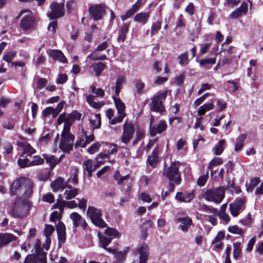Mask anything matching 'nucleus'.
<instances>
[{
	"mask_svg": "<svg viewBox=\"0 0 263 263\" xmlns=\"http://www.w3.org/2000/svg\"><path fill=\"white\" fill-rule=\"evenodd\" d=\"M33 184L31 180L26 177L16 178L10 186V193L11 196L21 194L23 191L21 197L29 199L33 194Z\"/></svg>",
	"mask_w": 263,
	"mask_h": 263,
	"instance_id": "nucleus-1",
	"label": "nucleus"
},
{
	"mask_svg": "<svg viewBox=\"0 0 263 263\" xmlns=\"http://www.w3.org/2000/svg\"><path fill=\"white\" fill-rule=\"evenodd\" d=\"M32 205L29 199L16 197L9 214L14 218L22 220L29 214Z\"/></svg>",
	"mask_w": 263,
	"mask_h": 263,
	"instance_id": "nucleus-2",
	"label": "nucleus"
},
{
	"mask_svg": "<svg viewBox=\"0 0 263 263\" xmlns=\"http://www.w3.org/2000/svg\"><path fill=\"white\" fill-rule=\"evenodd\" d=\"M167 91L159 92L154 95L152 98V102L149 103L151 111L163 113L166 111L163 102L167 97Z\"/></svg>",
	"mask_w": 263,
	"mask_h": 263,
	"instance_id": "nucleus-3",
	"label": "nucleus"
},
{
	"mask_svg": "<svg viewBox=\"0 0 263 263\" xmlns=\"http://www.w3.org/2000/svg\"><path fill=\"white\" fill-rule=\"evenodd\" d=\"M180 165L181 163L179 161L173 162L163 172V175L169 181H174L175 184L177 185L181 182V174L179 171V166Z\"/></svg>",
	"mask_w": 263,
	"mask_h": 263,
	"instance_id": "nucleus-4",
	"label": "nucleus"
},
{
	"mask_svg": "<svg viewBox=\"0 0 263 263\" xmlns=\"http://www.w3.org/2000/svg\"><path fill=\"white\" fill-rule=\"evenodd\" d=\"M87 215L95 226L100 228L107 227L106 223L101 218L102 212L100 209H98L94 206H89L87 211Z\"/></svg>",
	"mask_w": 263,
	"mask_h": 263,
	"instance_id": "nucleus-5",
	"label": "nucleus"
},
{
	"mask_svg": "<svg viewBox=\"0 0 263 263\" xmlns=\"http://www.w3.org/2000/svg\"><path fill=\"white\" fill-rule=\"evenodd\" d=\"M224 189L222 187H219L212 190L208 189L203 194V197L208 201L220 203L224 198Z\"/></svg>",
	"mask_w": 263,
	"mask_h": 263,
	"instance_id": "nucleus-6",
	"label": "nucleus"
},
{
	"mask_svg": "<svg viewBox=\"0 0 263 263\" xmlns=\"http://www.w3.org/2000/svg\"><path fill=\"white\" fill-rule=\"evenodd\" d=\"M50 11L47 13L49 20H58L65 15V4L53 2L49 6Z\"/></svg>",
	"mask_w": 263,
	"mask_h": 263,
	"instance_id": "nucleus-7",
	"label": "nucleus"
},
{
	"mask_svg": "<svg viewBox=\"0 0 263 263\" xmlns=\"http://www.w3.org/2000/svg\"><path fill=\"white\" fill-rule=\"evenodd\" d=\"M106 6L104 4L91 5L88 9L90 18L95 21L102 19L106 13Z\"/></svg>",
	"mask_w": 263,
	"mask_h": 263,
	"instance_id": "nucleus-8",
	"label": "nucleus"
},
{
	"mask_svg": "<svg viewBox=\"0 0 263 263\" xmlns=\"http://www.w3.org/2000/svg\"><path fill=\"white\" fill-rule=\"evenodd\" d=\"M74 140V136L72 134H61L60 148L65 153H70L73 149Z\"/></svg>",
	"mask_w": 263,
	"mask_h": 263,
	"instance_id": "nucleus-9",
	"label": "nucleus"
},
{
	"mask_svg": "<svg viewBox=\"0 0 263 263\" xmlns=\"http://www.w3.org/2000/svg\"><path fill=\"white\" fill-rule=\"evenodd\" d=\"M135 132V125L130 122L125 121L123 125V133L121 141L124 144H128L134 137Z\"/></svg>",
	"mask_w": 263,
	"mask_h": 263,
	"instance_id": "nucleus-10",
	"label": "nucleus"
},
{
	"mask_svg": "<svg viewBox=\"0 0 263 263\" xmlns=\"http://www.w3.org/2000/svg\"><path fill=\"white\" fill-rule=\"evenodd\" d=\"M246 200L245 198H237L235 200L230 204V210L231 215L234 217H237L240 212L245 209Z\"/></svg>",
	"mask_w": 263,
	"mask_h": 263,
	"instance_id": "nucleus-11",
	"label": "nucleus"
},
{
	"mask_svg": "<svg viewBox=\"0 0 263 263\" xmlns=\"http://www.w3.org/2000/svg\"><path fill=\"white\" fill-rule=\"evenodd\" d=\"M135 253L136 255H139V263H147L149 251L148 246L146 243L143 242L138 246L136 248Z\"/></svg>",
	"mask_w": 263,
	"mask_h": 263,
	"instance_id": "nucleus-12",
	"label": "nucleus"
},
{
	"mask_svg": "<svg viewBox=\"0 0 263 263\" xmlns=\"http://www.w3.org/2000/svg\"><path fill=\"white\" fill-rule=\"evenodd\" d=\"M70 218L73 221V225L77 228L81 226L84 230H85L88 226L85 220L77 212H72L70 215Z\"/></svg>",
	"mask_w": 263,
	"mask_h": 263,
	"instance_id": "nucleus-13",
	"label": "nucleus"
},
{
	"mask_svg": "<svg viewBox=\"0 0 263 263\" xmlns=\"http://www.w3.org/2000/svg\"><path fill=\"white\" fill-rule=\"evenodd\" d=\"M34 24V18L31 15H27L22 18L20 25L23 30H28L33 28Z\"/></svg>",
	"mask_w": 263,
	"mask_h": 263,
	"instance_id": "nucleus-14",
	"label": "nucleus"
},
{
	"mask_svg": "<svg viewBox=\"0 0 263 263\" xmlns=\"http://www.w3.org/2000/svg\"><path fill=\"white\" fill-rule=\"evenodd\" d=\"M158 153V146H156L152 151L151 155H149L147 158V163L153 168H155L157 166L159 161Z\"/></svg>",
	"mask_w": 263,
	"mask_h": 263,
	"instance_id": "nucleus-15",
	"label": "nucleus"
},
{
	"mask_svg": "<svg viewBox=\"0 0 263 263\" xmlns=\"http://www.w3.org/2000/svg\"><path fill=\"white\" fill-rule=\"evenodd\" d=\"M167 128V124L163 120H160L157 127L155 125L149 132L151 137H155L157 134H161Z\"/></svg>",
	"mask_w": 263,
	"mask_h": 263,
	"instance_id": "nucleus-16",
	"label": "nucleus"
},
{
	"mask_svg": "<svg viewBox=\"0 0 263 263\" xmlns=\"http://www.w3.org/2000/svg\"><path fill=\"white\" fill-rule=\"evenodd\" d=\"M48 55L54 60H58L62 63H66L67 62L66 58L61 50L57 49L50 50L48 52Z\"/></svg>",
	"mask_w": 263,
	"mask_h": 263,
	"instance_id": "nucleus-17",
	"label": "nucleus"
},
{
	"mask_svg": "<svg viewBox=\"0 0 263 263\" xmlns=\"http://www.w3.org/2000/svg\"><path fill=\"white\" fill-rule=\"evenodd\" d=\"M16 236L10 233L0 234V247L6 246L15 240Z\"/></svg>",
	"mask_w": 263,
	"mask_h": 263,
	"instance_id": "nucleus-18",
	"label": "nucleus"
},
{
	"mask_svg": "<svg viewBox=\"0 0 263 263\" xmlns=\"http://www.w3.org/2000/svg\"><path fill=\"white\" fill-rule=\"evenodd\" d=\"M177 221L181 223V224L180 225V228L184 232H187L189 230V227L193 224L192 219L189 217H179L177 219Z\"/></svg>",
	"mask_w": 263,
	"mask_h": 263,
	"instance_id": "nucleus-19",
	"label": "nucleus"
},
{
	"mask_svg": "<svg viewBox=\"0 0 263 263\" xmlns=\"http://www.w3.org/2000/svg\"><path fill=\"white\" fill-rule=\"evenodd\" d=\"M82 115L77 110H73L71 113L66 115V121L65 123L66 125H72L76 120H80L81 118Z\"/></svg>",
	"mask_w": 263,
	"mask_h": 263,
	"instance_id": "nucleus-20",
	"label": "nucleus"
},
{
	"mask_svg": "<svg viewBox=\"0 0 263 263\" xmlns=\"http://www.w3.org/2000/svg\"><path fill=\"white\" fill-rule=\"evenodd\" d=\"M150 16V12H140L136 14L134 17V20L135 22L145 24L148 21Z\"/></svg>",
	"mask_w": 263,
	"mask_h": 263,
	"instance_id": "nucleus-21",
	"label": "nucleus"
},
{
	"mask_svg": "<svg viewBox=\"0 0 263 263\" xmlns=\"http://www.w3.org/2000/svg\"><path fill=\"white\" fill-rule=\"evenodd\" d=\"M112 98L114 100L118 114H124L126 115L125 112V105L124 102L121 100L120 98H117L115 96H113Z\"/></svg>",
	"mask_w": 263,
	"mask_h": 263,
	"instance_id": "nucleus-22",
	"label": "nucleus"
},
{
	"mask_svg": "<svg viewBox=\"0 0 263 263\" xmlns=\"http://www.w3.org/2000/svg\"><path fill=\"white\" fill-rule=\"evenodd\" d=\"M63 185L64 180L62 177H59L51 183V187L53 191L55 192L60 189H65V186H63Z\"/></svg>",
	"mask_w": 263,
	"mask_h": 263,
	"instance_id": "nucleus-23",
	"label": "nucleus"
},
{
	"mask_svg": "<svg viewBox=\"0 0 263 263\" xmlns=\"http://www.w3.org/2000/svg\"><path fill=\"white\" fill-rule=\"evenodd\" d=\"M246 138V134H241L236 139V143L235 145V151L236 152H238L242 149L244 146L245 141Z\"/></svg>",
	"mask_w": 263,
	"mask_h": 263,
	"instance_id": "nucleus-24",
	"label": "nucleus"
},
{
	"mask_svg": "<svg viewBox=\"0 0 263 263\" xmlns=\"http://www.w3.org/2000/svg\"><path fill=\"white\" fill-rule=\"evenodd\" d=\"M43 157L45 159L47 163L49 164L50 168L51 170L53 169L56 165L59 163L58 162L57 159L53 155L48 156L46 154H44Z\"/></svg>",
	"mask_w": 263,
	"mask_h": 263,
	"instance_id": "nucleus-25",
	"label": "nucleus"
},
{
	"mask_svg": "<svg viewBox=\"0 0 263 263\" xmlns=\"http://www.w3.org/2000/svg\"><path fill=\"white\" fill-rule=\"evenodd\" d=\"M92 67L95 72V76L99 77L101 75L102 71L105 69L106 65L102 62H99L93 64Z\"/></svg>",
	"mask_w": 263,
	"mask_h": 263,
	"instance_id": "nucleus-26",
	"label": "nucleus"
},
{
	"mask_svg": "<svg viewBox=\"0 0 263 263\" xmlns=\"http://www.w3.org/2000/svg\"><path fill=\"white\" fill-rule=\"evenodd\" d=\"M214 108V105L213 103H205L199 107L198 114L199 116H203L206 111L213 109Z\"/></svg>",
	"mask_w": 263,
	"mask_h": 263,
	"instance_id": "nucleus-27",
	"label": "nucleus"
},
{
	"mask_svg": "<svg viewBox=\"0 0 263 263\" xmlns=\"http://www.w3.org/2000/svg\"><path fill=\"white\" fill-rule=\"evenodd\" d=\"M225 142L224 139H221L218 142V144L213 147V151L215 155L219 156L222 153L224 150L223 145L224 144Z\"/></svg>",
	"mask_w": 263,
	"mask_h": 263,
	"instance_id": "nucleus-28",
	"label": "nucleus"
},
{
	"mask_svg": "<svg viewBox=\"0 0 263 263\" xmlns=\"http://www.w3.org/2000/svg\"><path fill=\"white\" fill-rule=\"evenodd\" d=\"M104 233L108 236L112 238H119L120 234L117 229L114 228L107 227Z\"/></svg>",
	"mask_w": 263,
	"mask_h": 263,
	"instance_id": "nucleus-29",
	"label": "nucleus"
},
{
	"mask_svg": "<svg viewBox=\"0 0 263 263\" xmlns=\"http://www.w3.org/2000/svg\"><path fill=\"white\" fill-rule=\"evenodd\" d=\"M54 230L55 229L53 226L48 224H45V227L44 230V234L47 238V242L49 241V243H50V237L52 234Z\"/></svg>",
	"mask_w": 263,
	"mask_h": 263,
	"instance_id": "nucleus-30",
	"label": "nucleus"
},
{
	"mask_svg": "<svg viewBox=\"0 0 263 263\" xmlns=\"http://www.w3.org/2000/svg\"><path fill=\"white\" fill-rule=\"evenodd\" d=\"M96 120L89 119L90 124L93 125V130L100 128L101 126V114H97L95 115Z\"/></svg>",
	"mask_w": 263,
	"mask_h": 263,
	"instance_id": "nucleus-31",
	"label": "nucleus"
},
{
	"mask_svg": "<svg viewBox=\"0 0 263 263\" xmlns=\"http://www.w3.org/2000/svg\"><path fill=\"white\" fill-rule=\"evenodd\" d=\"M23 148V152L21 156H23L24 155H26L27 156H30L36 152V151L29 143H27L24 145Z\"/></svg>",
	"mask_w": 263,
	"mask_h": 263,
	"instance_id": "nucleus-32",
	"label": "nucleus"
},
{
	"mask_svg": "<svg viewBox=\"0 0 263 263\" xmlns=\"http://www.w3.org/2000/svg\"><path fill=\"white\" fill-rule=\"evenodd\" d=\"M98 236L100 242L101 243L102 247L103 249H107V246L111 242V238L101 235L100 233H98Z\"/></svg>",
	"mask_w": 263,
	"mask_h": 263,
	"instance_id": "nucleus-33",
	"label": "nucleus"
},
{
	"mask_svg": "<svg viewBox=\"0 0 263 263\" xmlns=\"http://www.w3.org/2000/svg\"><path fill=\"white\" fill-rule=\"evenodd\" d=\"M161 28V22L158 21L155 23H153L151 26V35L153 36L156 34Z\"/></svg>",
	"mask_w": 263,
	"mask_h": 263,
	"instance_id": "nucleus-34",
	"label": "nucleus"
},
{
	"mask_svg": "<svg viewBox=\"0 0 263 263\" xmlns=\"http://www.w3.org/2000/svg\"><path fill=\"white\" fill-rule=\"evenodd\" d=\"M241 250L240 243L239 242H235L233 243V257L236 260L238 259L241 254Z\"/></svg>",
	"mask_w": 263,
	"mask_h": 263,
	"instance_id": "nucleus-35",
	"label": "nucleus"
},
{
	"mask_svg": "<svg viewBox=\"0 0 263 263\" xmlns=\"http://www.w3.org/2000/svg\"><path fill=\"white\" fill-rule=\"evenodd\" d=\"M129 177V175H126L125 176H122L119 171L115 172L114 174V179L117 181L119 185H120L123 182V181Z\"/></svg>",
	"mask_w": 263,
	"mask_h": 263,
	"instance_id": "nucleus-36",
	"label": "nucleus"
},
{
	"mask_svg": "<svg viewBox=\"0 0 263 263\" xmlns=\"http://www.w3.org/2000/svg\"><path fill=\"white\" fill-rule=\"evenodd\" d=\"M96 51V49L91 53H90L88 58L90 60L93 61H99V60H104L107 59V56L105 54H102L101 55H98Z\"/></svg>",
	"mask_w": 263,
	"mask_h": 263,
	"instance_id": "nucleus-37",
	"label": "nucleus"
},
{
	"mask_svg": "<svg viewBox=\"0 0 263 263\" xmlns=\"http://www.w3.org/2000/svg\"><path fill=\"white\" fill-rule=\"evenodd\" d=\"M223 163L222 159L220 157H214L209 162L208 168L211 170L213 166H216Z\"/></svg>",
	"mask_w": 263,
	"mask_h": 263,
	"instance_id": "nucleus-38",
	"label": "nucleus"
},
{
	"mask_svg": "<svg viewBox=\"0 0 263 263\" xmlns=\"http://www.w3.org/2000/svg\"><path fill=\"white\" fill-rule=\"evenodd\" d=\"M179 60V63L181 65H186L189 63V55L188 52H185L181 54L178 57Z\"/></svg>",
	"mask_w": 263,
	"mask_h": 263,
	"instance_id": "nucleus-39",
	"label": "nucleus"
},
{
	"mask_svg": "<svg viewBox=\"0 0 263 263\" xmlns=\"http://www.w3.org/2000/svg\"><path fill=\"white\" fill-rule=\"evenodd\" d=\"M227 82L228 83L230 84V85L227 87V90L229 92L233 93L238 89L239 86L236 82H235L234 81L229 80Z\"/></svg>",
	"mask_w": 263,
	"mask_h": 263,
	"instance_id": "nucleus-40",
	"label": "nucleus"
},
{
	"mask_svg": "<svg viewBox=\"0 0 263 263\" xmlns=\"http://www.w3.org/2000/svg\"><path fill=\"white\" fill-rule=\"evenodd\" d=\"M134 83L137 89V93L139 95L143 93V89L145 87V84L140 79L136 80Z\"/></svg>",
	"mask_w": 263,
	"mask_h": 263,
	"instance_id": "nucleus-41",
	"label": "nucleus"
},
{
	"mask_svg": "<svg viewBox=\"0 0 263 263\" xmlns=\"http://www.w3.org/2000/svg\"><path fill=\"white\" fill-rule=\"evenodd\" d=\"M78 194V190L77 188H74L70 190H66L65 194L66 195L65 198L67 200L71 199L75 197Z\"/></svg>",
	"mask_w": 263,
	"mask_h": 263,
	"instance_id": "nucleus-42",
	"label": "nucleus"
},
{
	"mask_svg": "<svg viewBox=\"0 0 263 263\" xmlns=\"http://www.w3.org/2000/svg\"><path fill=\"white\" fill-rule=\"evenodd\" d=\"M260 179L258 177L252 178L250 179V183L249 187L247 189L248 192H252L254 188L256 187L260 182Z\"/></svg>",
	"mask_w": 263,
	"mask_h": 263,
	"instance_id": "nucleus-43",
	"label": "nucleus"
},
{
	"mask_svg": "<svg viewBox=\"0 0 263 263\" xmlns=\"http://www.w3.org/2000/svg\"><path fill=\"white\" fill-rule=\"evenodd\" d=\"M16 54V51H10L6 53L3 57V60L8 63L12 62V60Z\"/></svg>",
	"mask_w": 263,
	"mask_h": 263,
	"instance_id": "nucleus-44",
	"label": "nucleus"
},
{
	"mask_svg": "<svg viewBox=\"0 0 263 263\" xmlns=\"http://www.w3.org/2000/svg\"><path fill=\"white\" fill-rule=\"evenodd\" d=\"M228 231L231 233L238 234L240 236H243V235L242 230L236 225L229 227L228 228Z\"/></svg>",
	"mask_w": 263,
	"mask_h": 263,
	"instance_id": "nucleus-45",
	"label": "nucleus"
},
{
	"mask_svg": "<svg viewBox=\"0 0 263 263\" xmlns=\"http://www.w3.org/2000/svg\"><path fill=\"white\" fill-rule=\"evenodd\" d=\"M209 178V174L208 172L206 173L205 175H202L200 176L197 181V184L199 186H203L206 183Z\"/></svg>",
	"mask_w": 263,
	"mask_h": 263,
	"instance_id": "nucleus-46",
	"label": "nucleus"
},
{
	"mask_svg": "<svg viewBox=\"0 0 263 263\" xmlns=\"http://www.w3.org/2000/svg\"><path fill=\"white\" fill-rule=\"evenodd\" d=\"M128 250V247H126L125 250L124 251H119L116 254V257L119 261H123L126 256V254Z\"/></svg>",
	"mask_w": 263,
	"mask_h": 263,
	"instance_id": "nucleus-47",
	"label": "nucleus"
},
{
	"mask_svg": "<svg viewBox=\"0 0 263 263\" xmlns=\"http://www.w3.org/2000/svg\"><path fill=\"white\" fill-rule=\"evenodd\" d=\"M216 58L214 57L213 58H205L201 59L199 61V65L200 66H204L206 64H211L214 65L216 63Z\"/></svg>",
	"mask_w": 263,
	"mask_h": 263,
	"instance_id": "nucleus-48",
	"label": "nucleus"
},
{
	"mask_svg": "<svg viewBox=\"0 0 263 263\" xmlns=\"http://www.w3.org/2000/svg\"><path fill=\"white\" fill-rule=\"evenodd\" d=\"M237 10L242 15H246L248 12V3L243 1L240 5V7L236 8Z\"/></svg>",
	"mask_w": 263,
	"mask_h": 263,
	"instance_id": "nucleus-49",
	"label": "nucleus"
},
{
	"mask_svg": "<svg viewBox=\"0 0 263 263\" xmlns=\"http://www.w3.org/2000/svg\"><path fill=\"white\" fill-rule=\"evenodd\" d=\"M38 262L40 261L41 263H47V253L42 251L41 253L35 254Z\"/></svg>",
	"mask_w": 263,
	"mask_h": 263,
	"instance_id": "nucleus-50",
	"label": "nucleus"
},
{
	"mask_svg": "<svg viewBox=\"0 0 263 263\" xmlns=\"http://www.w3.org/2000/svg\"><path fill=\"white\" fill-rule=\"evenodd\" d=\"M57 235L63 234L66 233V227L64 223L62 221H59L56 226Z\"/></svg>",
	"mask_w": 263,
	"mask_h": 263,
	"instance_id": "nucleus-51",
	"label": "nucleus"
},
{
	"mask_svg": "<svg viewBox=\"0 0 263 263\" xmlns=\"http://www.w3.org/2000/svg\"><path fill=\"white\" fill-rule=\"evenodd\" d=\"M17 164L21 168H25L31 166L30 162L27 158L19 159L17 160Z\"/></svg>",
	"mask_w": 263,
	"mask_h": 263,
	"instance_id": "nucleus-52",
	"label": "nucleus"
},
{
	"mask_svg": "<svg viewBox=\"0 0 263 263\" xmlns=\"http://www.w3.org/2000/svg\"><path fill=\"white\" fill-rule=\"evenodd\" d=\"M100 146L101 144L98 142H96L91 145L89 148H88L87 152L90 154H93L99 150Z\"/></svg>",
	"mask_w": 263,
	"mask_h": 263,
	"instance_id": "nucleus-53",
	"label": "nucleus"
},
{
	"mask_svg": "<svg viewBox=\"0 0 263 263\" xmlns=\"http://www.w3.org/2000/svg\"><path fill=\"white\" fill-rule=\"evenodd\" d=\"M64 206H66L65 201L59 199H57V202L53 205V208L59 209L61 213L64 211Z\"/></svg>",
	"mask_w": 263,
	"mask_h": 263,
	"instance_id": "nucleus-54",
	"label": "nucleus"
},
{
	"mask_svg": "<svg viewBox=\"0 0 263 263\" xmlns=\"http://www.w3.org/2000/svg\"><path fill=\"white\" fill-rule=\"evenodd\" d=\"M42 200L50 203H53L54 202V195L51 193H48L43 196Z\"/></svg>",
	"mask_w": 263,
	"mask_h": 263,
	"instance_id": "nucleus-55",
	"label": "nucleus"
},
{
	"mask_svg": "<svg viewBox=\"0 0 263 263\" xmlns=\"http://www.w3.org/2000/svg\"><path fill=\"white\" fill-rule=\"evenodd\" d=\"M51 20L52 21L48 24V30L51 31L53 34H54L58 28V22L57 20Z\"/></svg>",
	"mask_w": 263,
	"mask_h": 263,
	"instance_id": "nucleus-56",
	"label": "nucleus"
},
{
	"mask_svg": "<svg viewBox=\"0 0 263 263\" xmlns=\"http://www.w3.org/2000/svg\"><path fill=\"white\" fill-rule=\"evenodd\" d=\"M44 158H42L40 156H34L33 160L30 162V164L31 166L42 164L44 162Z\"/></svg>",
	"mask_w": 263,
	"mask_h": 263,
	"instance_id": "nucleus-57",
	"label": "nucleus"
},
{
	"mask_svg": "<svg viewBox=\"0 0 263 263\" xmlns=\"http://www.w3.org/2000/svg\"><path fill=\"white\" fill-rule=\"evenodd\" d=\"M24 263H38L35 254H28L26 257Z\"/></svg>",
	"mask_w": 263,
	"mask_h": 263,
	"instance_id": "nucleus-58",
	"label": "nucleus"
},
{
	"mask_svg": "<svg viewBox=\"0 0 263 263\" xmlns=\"http://www.w3.org/2000/svg\"><path fill=\"white\" fill-rule=\"evenodd\" d=\"M62 218L61 213H59L57 211H53L51 213L49 220L51 222H55L56 219L60 220Z\"/></svg>",
	"mask_w": 263,
	"mask_h": 263,
	"instance_id": "nucleus-59",
	"label": "nucleus"
},
{
	"mask_svg": "<svg viewBox=\"0 0 263 263\" xmlns=\"http://www.w3.org/2000/svg\"><path fill=\"white\" fill-rule=\"evenodd\" d=\"M225 236L224 232L223 231L219 232L216 236L214 238L212 242V244H216L218 242H219L221 240L224 239Z\"/></svg>",
	"mask_w": 263,
	"mask_h": 263,
	"instance_id": "nucleus-60",
	"label": "nucleus"
},
{
	"mask_svg": "<svg viewBox=\"0 0 263 263\" xmlns=\"http://www.w3.org/2000/svg\"><path fill=\"white\" fill-rule=\"evenodd\" d=\"M136 12V11L131 8L130 9L126 11L124 15L121 16L122 20L124 21L126 19L132 16Z\"/></svg>",
	"mask_w": 263,
	"mask_h": 263,
	"instance_id": "nucleus-61",
	"label": "nucleus"
},
{
	"mask_svg": "<svg viewBox=\"0 0 263 263\" xmlns=\"http://www.w3.org/2000/svg\"><path fill=\"white\" fill-rule=\"evenodd\" d=\"M240 222L245 226H250L252 223L251 214L248 213L246 218L240 220Z\"/></svg>",
	"mask_w": 263,
	"mask_h": 263,
	"instance_id": "nucleus-62",
	"label": "nucleus"
},
{
	"mask_svg": "<svg viewBox=\"0 0 263 263\" xmlns=\"http://www.w3.org/2000/svg\"><path fill=\"white\" fill-rule=\"evenodd\" d=\"M185 10L190 15H193L195 13V6L192 3H190L186 7Z\"/></svg>",
	"mask_w": 263,
	"mask_h": 263,
	"instance_id": "nucleus-63",
	"label": "nucleus"
},
{
	"mask_svg": "<svg viewBox=\"0 0 263 263\" xmlns=\"http://www.w3.org/2000/svg\"><path fill=\"white\" fill-rule=\"evenodd\" d=\"M91 91L92 92L95 93L97 96L100 97H103L105 92L101 88H96L95 86H91Z\"/></svg>",
	"mask_w": 263,
	"mask_h": 263,
	"instance_id": "nucleus-64",
	"label": "nucleus"
}]
</instances>
